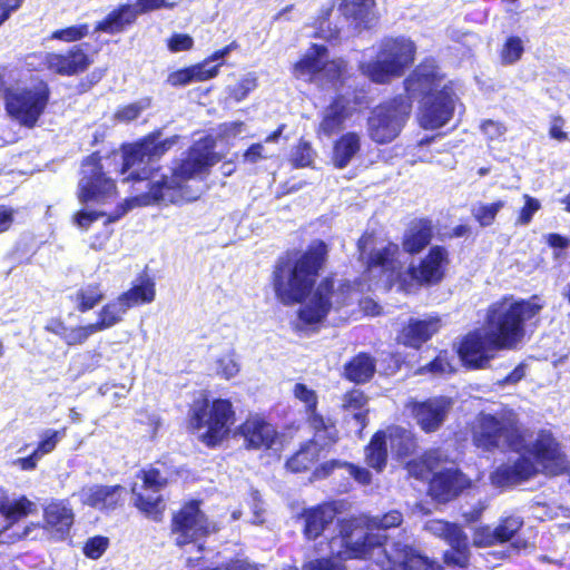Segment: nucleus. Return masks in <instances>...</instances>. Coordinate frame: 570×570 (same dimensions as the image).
Masks as SVG:
<instances>
[{
    "mask_svg": "<svg viewBox=\"0 0 570 570\" xmlns=\"http://www.w3.org/2000/svg\"><path fill=\"white\" fill-rule=\"evenodd\" d=\"M178 140L173 136L159 140V134H151L141 141L128 146L122 154L121 174L128 173L126 180H134L148 188L147 193L127 199L117 209V215L110 217L115 222L136 206H147L155 203L178 204L193 202L199 198L202 188L197 179H202L219 157L214 151L215 141L206 137L196 141L188 150L187 156L174 164L170 175L157 178L153 174V163L167 153Z\"/></svg>",
    "mask_w": 570,
    "mask_h": 570,
    "instance_id": "1",
    "label": "nucleus"
},
{
    "mask_svg": "<svg viewBox=\"0 0 570 570\" xmlns=\"http://www.w3.org/2000/svg\"><path fill=\"white\" fill-rule=\"evenodd\" d=\"M373 245V236L363 235L357 243L360 257L366 263L371 273L380 268L390 284L399 281L403 289L410 291L411 284H407V277L417 285H433L444 277L449 254L442 246H433L417 267H410L405 274H402L401 263L396 258L400 253L399 246L389 243L383 247L374 248L367 254V248Z\"/></svg>",
    "mask_w": 570,
    "mask_h": 570,
    "instance_id": "2",
    "label": "nucleus"
},
{
    "mask_svg": "<svg viewBox=\"0 0 570 570\" xmlns=\"http://www.w3.org/2000/svg\"><path fill=\"white\" fill-rule=\"evenodd\" d=\"M328 246L313 240L306 250L281 258L273 273L276 297L284 305L302 302L313 288L327 259Z\"/></svg>",
    "mask_w": 570,
    "mask_h": 570,
    "instance_id": "3",
    "label": "nucleus"
},
{
    "mask_svg": "<svg viewBox=\"0 0 570 570\" xmlns=\"http://www.w3.org/2000/svg\"><path fill=\"white\" fill-rule=\"evenodd\" d=\"M438 67L432 61L420 65L405 80L410 97L422 96L419 121L425 129H438L453 116L454 94L442 83Z\"/></svg>",
    "mask_w": 570,
    "mask_h": 570,
    "instance_id": "4",
    "label": "nucleus"
},
{
    "mask_svg": "<svg viewBox=\"0 0 570 570\" xmlns=\"http://www.w3.org/2000/svg\"><path fill=\"white\" fill-rule=\"evenodd\" d=\"M236 412L229 399L215 397L202 393L189 404L186 426L198 434V441L208 449L219 446L230 434Z\"/></svg>",
    "mask_w": 570,
    "mask_h": 570,
    "instance_id": "5",
    "label": "nucleus"
},
{
    "mask_svg": "<svg viewBox=\"0 0 570 570\" xmlns=\"http://www.w3.org/2000/svg\"><path fill=\"white\" fill-rule=\"evenodd\" d=\"M542 305L537 297L515 301L512 297L490 305L487 321L492 334V344L497 350L512 348L524 336V323L535 317Z\"/></svg>",
    "mask_w": 570,
    "mask_h": 570,
    "instance_id": "6",
    "label": "nucleus"
},
{
    "mask_svg": "<svg viewBox=\"0 0 570 570\" xmlns=\"http://www.w3.org/2000/svg\"><path fill=\"white\" fill-rule=\"evenodd\" d=\"M416 46L406 37H386L380 45L373 61L361 62L363 75L377 83H386L401 77L413 63Z\"/></svg>",
    "mask_w": 570,
    "mask_h": 570,
    "instance_id": "7",
    "label": "nucleus"
},
{
    "mask_svg": "<svg viewBox=\"0 0 570 570\" xmlns=\"http://www.w3.org/2000/svg\"><path fill=\"white\" fill-rule=\"evenodd\" d=\"M202 507L200 499H189L173 511L169 533L176 547L184 548L204 542L210 534L217 532L218 528L209 520Z\"/></svg>",
    "mask_w": 570,
    "mask_h": 570,
    "instance_id": "8",
    "label": "nucleus"
},
{
    "mask_svg": "<svg viewBox=\"0 0 570 570\" xmlns=\"http://www.w3.org/2000/svg\"><path fill=\"white\" fill-rule=\"evenodd\" d=\"M345 73V61L342 59L327 61V49L322 45H313L294 66L296 78L336 90L344 83Z\"/></svg>",
    "mask_w": 570,
    "mask_h": 570,
    "instance_id": "9",
    "label": "nucleus"
},
{
    "mask_svg": "<svg viewBox=\"0 0 570 570\" xmlns=\"http://www.w3.org/2000/svg\"><path fill=\"white\" fill-rule=\"evenodd\" d=\"M412 109L409 97H396L376 106L367 119L368 137L376 144H389L402 131Z\"/></svg>",
    "mask_w": 570,
    "mask_h": 570,
    "instance_id": "10",
    "label": "nucleus"
},
{
    "mask_svg": "<svg viewBox=\"0 0 570 570\" xmlns=\"http://www.w3.org/2000/svg\"><path fill=\"white\" fill-rule=\"evenodd\" d=\"M470 431L472 444L483 452L493 453L502 446L518 450L522 442L515 426L489 413H480Z\"/></svg>",
    "mask_w": 570,
    "mask_h": 570,
    "instance_id": "11",
    "label": "nucleus"
},
{
    "mask_svg": "<svg viewBox=\"0 0 570 570\" xmlns=\"http://www.w3.org/2000/svg\"><path fill=\"white\" fill-rule=\"evenodd\" d=\"M49 94L48 85L43 81L30 87L8 89L4 96L6 110L20 125L32 128L47 107Z\"/></svg>",
    "mask_w": 570,
    "mask_h": 570,
    "instance_id": "12",
    "label": "nucleus"
},
{
    "mask_svg": "<svg viewBox=\"0 0 570 570\" xmlns=\"http://www.w3.org/2000/svg\"><path fill=\"white\" fill-rule=\"evenodd\" d=\"M81 175L78 185V198L81 203H101L116 195V185L105 176L100 158L96 154L83 160Z\"/></svg>",
    "mask_w": 570,
    "mask_h": 570,
    "instance_id": "13",
    "label": "nucleus"
},
{
    "mask_svg": "<svg viewBox=\"0 0 570 570\" xmlns=\"http://www.w3.org/2000/svg\"><path fill=\"white\" fill-rule=\"evenodd\" d=\"M236 433L243 438L246 450L268 451L281 442V433L263 413H249L237 426Z\"/></svg>",
    "mask_w": 570,
    "mask_h": 570,
    "instance_id": "14",
    "label": "nucleus"
},
{
    "mask_svg": "<svg viewBox=\"0 0 570 570\" xmlns=\"http://www.w3.org/2000/svg\"><path fill=\"white\" fill-rule=\"evenodd\" d=\"M404 406L417 426L430 434L439 431L444 424L452 407V400L444 395L428 397L423 401L409 399Z\"/></svg>",
    "mask_w": 570,
    "mask_h": 570,
    "instance_id": "15",
    "label": "nucleus"
},
{
    "mask_svg": "<svg viewBox=\"0 0 570 570\" xmlns=\"http://www.w3.org/2000/svg\"><path fill=\"white\" fill-rule=\"evenodd\" d=\"M531 454L547 476H558L569 471V461L561 444L548 430H540L532 442Z\"/></svg>",
    "mask_w": 570,
    "mask_h": 570,
    "instance_id": "16",
    "label": "nucleus"
},
{
    "mask_svg": "<svg viewBox=\"0 0 570 570\" xmlns=\"http://www.w3.org/2000/svg\"><path fill=\"white\" fill-rule=\"evenodd\" d=\"M442 538L449 548L442 553V567L450 570H466L471 564V549L468 534L454 522H444Z\"/></svg>",
    "mask_w": 570,
    "mask_h": 570,
    "instance_id": "17",
    "label": "nucleus"
},
{
    "mask_svg": "<svg viewBox=\"0 0 570 570\" xmlns=\"http://www.w3.org/2000/svg\"><path fill=\"white\" fill-rule=\"evenodd\" d=\"M472 487V480L458 468L434 472L429 480L428 492L440 503H448Z\"/></svg>",
    "mask_w": 570,
    "mask_h": 570,
    "instance_id": "18",
    "label": "nucleus"
},
{
    "mask_svg": "<svg viewBox=\"0 0 570 570\" xmlns=\"http://www.w3.org/2000/svg\"><path fill=\"white\" fill-rule=\"evenodd\" d=\"M334 282L331 278L323 279L308 301L301 307L298 320L306 325L321 323L333 305Z\"/></svg>",
    "mask_w": 570,
    "mask_h": 570,
    "instance_id": "19",
    "label": "nucleus"
},
{
    "mask_svg": "<svg viewBox=\"0 0 570 570\" xmlns=\"http://www.w3.org/2000/svg\"><path fill=\"white\" fill-rule=\"evenodd\" d=\"M42 63L49 71L57 75L73 76L85 71L90 65V59L79 46H73L66 53H45Z\"/></svg>",
    "mask_w": 570,
    "mask_h": 570,
    "instance_id": "20",
    "label": "nucleus"
},
{
    "mask_svg": "<svg viewBox=\"0 0 570 570\" xmlns=\"http://www.w3.org/2000/svg\"><path fill=\"white\" fill-rule=\"evenodd\" d=\"M386 562L384 570H443L440 563L400 542L393 544V554L386 556Z\"/></svg>",
    "mask_w": 570,
    "mask_h": 570,
    "instance_id": "21",
    "label": "nucleus"
},
{
    "mask_svg": "<svg viewBox=\"0 0 570 570\" xmlns=\"http://www.w3.org/2000/svg\"><path fill=\"white\" fill-rule=\"evenodd\" d=\"M538 473L535 464L527 456L520 455L513 463H502L491 473V482L500 488L520 484Z\"/></svg>",
    "mask_w": 570,
    "mask_h": 570,
    "instance_id": "22",
    "label": "nucleus"
},
{
    "mask_svg": "<svg viewBox=\"0 0 570 570\" xmlns=\"http://www.w3.org/2000/svg\"><path fill=\"white\" fill-rule=\"evenodd\" d=\"M538 473L535 464L527 456L520 455L513 463H502L491 473V482L500 488L520 484Z\"/></svg>",
    "mask_w": 570,
    "mask_h": 570,
    "instance_id": "23",
    "label": "nucleus"
},
{
    "mask_svg": "<svg viewBox=\"0 0 570 570\" xmlns=\"http://www.w3.org/2000/svg\"><path fill=\"white\" fill-rule=\"evenodd\" d=\"M538 473L535 464L527 456L520 455L513 463H502L491 473V482L500 488L520 484Z\"/></svg>",
    "mask_w": 570,
    "mask_h": 570,
    "instance_id": "24",
    "label": "nucleus"
},
{
    "mask_svg": "<svg viewBox=\"0 0 570 570\" xmlns=\"http://www.w3.org/2000/svg\"><path fill=\"white\" fill-rule=\"evenodd\" d=\"M126 489L120 484H97L89 488L83 503L105 513L124 507Z\"/></svg>",
    "mask_w": 570,
    "mask_h": 570,
    "instance_id": "25",
    "label": "nucleus"
},
{
    "mask_svg": "<svg viewBox=\"0 0 570 570\" xmlns=\"http://www.w3.org/2000/svg\"><path fill=\"white\" fill-rule=\"evenodd\" d=\"M337 510L333 503L324 502L315 507L304 509L303 535L306 540H316L325 529L334 521Z\"/></svg>",
    "mask_w": 570,
    "mask_h": 570,
    "instance_id": "26",
    "label": "nucleus"
},
{
    "mask_svg": "<svg viewBox=\"0 0 570 570\" xmlns=\"http://www.w3.org/2000/svg\"><path fill=\"white\" fill-rule=\"evenodd\" d=\"M306 424L313 433L307 442L318 446V450H330L338 442L340 432L332 417H325L317 411L306 416Z\"/></svg>",
    "mask_w": 570,
    "mask_h": 570,
    "instance_id": "27",
    "label": "nucleus"
},
{
    "mask_svg": "<svg viewBox=\"0 0 570 570\" xmlns=\"http://www.w3.org/2000/svg\"><path fill=\"white\" fill-rule=\"evenodd\" d=\"M441 318L430 316L425 320L411 321L401 333L400 341L407 346L419 347L441 328Z\"/></svg>",
    "mask_w": 570,
    "mask_h": 570,
    "instance_id": "28",
    "label": "nucleus"
},
{
    "mask_svg": "<svg viewBox=\"0 0 570 570\" xmlns=\"http://www.w3.org/2000/svg\"><path fill=\"white\" fill-rule=\"evenodd\" d=\"M75 520L72 509L63 501H52L43 509L46 529L65 537L69 533Z\"/></svg>",
    "mask_w": 570,
    "mask_h": 570,
    "instance_id": "29",
    "label": "nucleus"
},
{
    "mask_svg": "<svg viewBox=\"0 0 570 570\" xmlns=\"http://www.w3.org/2000/svg\"><path fill=\"white\" fill-rule=\"evenodd\" d=\"M362 137L357 132L348 131L343 134L333 146L332 163L338 168H346L360 154Z\"/></svg>",
    "mask_w": 570,
    "mask_h": 570,
    "instance_id": "30",
    "label": "nucleus"
},
{
    "mask_svg": "<svg viewBox=\"0 0 570 570\" xmlns=\"http://www.w3.org/2000/svg\"><path fill=\"white\" fill-rule=\"evenodd\" d=\"M386 440V432L377 430L364 446V462L376 473L383 472L387 465L389 451Z\"/></svg>",
    "mask_w": 570,
    "mask_h": 570,
    "instance_id": "31",
    "label": "nucleus"
},
{
    "mask_svg": "<svg viewBox=\"0 0 570 570\" xmlns=\"http://www.w3.org/2000/svg\"><path fill=\"white\" fill-rule=\"evenodd\" d=\"M138 17V9L134 4H122L112 10L108 16L98 22L96 30L115 35L122 32L131 26Z\"/></svg>",
    "mask_w": 570,
    "mask_h": 570,
    "instance_id": "32",
    "label": "nucleus"
},
{
    "mask_svg": "<svg viewBox=\"0 0 570 570\" xmlns=\"http://www.w3.org/2000/svg\"><path fill=\"white\" fill-rule=\"evenodd\" d=\"M459 356H487L485 352L494 350L492 334L482 330L468 333L454 343Z\"/></svg>",
    "mask_w": 570,
    "mask_h": 570,
    "instance_id": "33",
    "label": "nucleus"
},
{
    "mask_svg": "<svg viewBox=\"0 0 570 570\" xmlns=\"http://www.w3.org/2000/svg\"><path fill=\"white\" fill-rule=\"evenodd\" d=\"M222 63L207 68V62H200L191 67L171 72L167 82L174 87L186 86L191 82L209 80L217 76Z\"/></svg>",
    "mask_w": 570,
    "mask_h": 570,
    "instance_id": "34",
    "label": "nucleus"
},
{
    "mask_svg": "<svg viewBox=\"0 0 570 570\" xmlns=\"http://www.w3.org/2000/svg\"><path fill=\"white\" fill-rule=\"evenodd\" d=\"M374 4V0H343L340 10L346 18L353 19L365 28H371L377 20Z\"/></svg>",
    "mask_w": 570,
    "mask_h": 570,
    "instance_id": "35",
    "label": "nucleus"
},
{
    "mask_svg": "<svg viewBox=\"0 0 570 570\" xmlns=\"http://www.w3.org/2000/svg\"><path fill=\"white\" fill-rule=\"evenodd\" d=\"M390 446L399 459H405L417 451V439L415 434L402 426L392 425L386 432Z\"/></svg>",
    "mask_w": 570,
    "mask_h": 570,
    "instance_id": "36",
    "label": "nucleus"
},
{
    "mask_svg": "<svg viewBox=\"0 0 570 570\" xmlns=\"http://www.w3.org/2000/svg\"><path fill=\"white\" fill-rule=\"evenodd\" d=\"M348 117V104L344 98L340 97L324 110L323 119L320 124V131L330 136L340 130Z\"/></svg>",
    "mask_w": 570,
    "mask_h": 570,
    "instance_id": "37",
    "label": "nucleus"
},
{
    "mask_svg": "<svg viewBox=\"0 0 570 570\" xmlns=\"http://www.w3.org/2000/svg\"><path fill=\"white\" fill-rule=\"evenodd\" d=\"M432 223L428 219L413 222L404 236L403 247L407 253L421 252L432 239Z\"/></svg>",
    "mask_w": 570,
    "mask_h": 570,
    "instance_id": "38",
    "label": "nucleus"
},
{
    "mask_svg": "<svg viewBox=\"0 0 570 570\" xmlns=\"http://www.w3.org/2000/svg\"><path fill=\"white\" fill-rule=\"evenodd\" d=\"M386 542V535L366 532L358 540L347 543L345 552L350 559H368L375 548H383Z\"/></svg>",
    "mask_w": 570,
    "mask_h": 570,
    "instance_id": "39",
    "label": "nucleus"
},
{
    "mask_svg": "<svg viewBox=\"0 0 570 570\" xmlns=\"http://www.w3.org/2000/svg\"><path fill=\"white\" fill-rule=\"evenodd\" d=\"M318 449L305 441L299 449L292 454L285 462V466L292 473H303L308 471L318 459Z\"/></svg>",
    "mask_w": 570,
    "mask_h": 570,
    "instance_id": "40",
    "label": "nucleus"
},
{
    "mask_svg": "<svg viewBox=\"0 0 570 570\" xmlns=\"http://www.w3.org/2000/svg\"><path fill=\"white\" fill-rule=\"evenodd\" d=\"M155 283L149 278H145L127 292L120 294L119 297L129 309L141 304L151 303L155 299Z\"/></svg>",
    "mask_w": 570,
    "mask_h": 570,
    "instance_id": "41",
    "label": "nucleus"
},
{
    "mask_svg": "<svg viewBox=\"0 0 570 570\" xmlns=\"http://www.w3.org/2000/svg\"><path fill=\"white\" fill-rule=\"evenodd\" d=\"M128 308L118 296L116 299L110 301L104 305L98 312V320L92 323L98 332L108 330L124 320Z\"/></svg>",
    "mask_w": 570,
    "mask_h": 570,
    "instance_id": "42",
    "label": "nucleus"
},
{
    "mask_svg": "<svg viewBox=\"0 0 570 570\" xmlns=\"http://www.w3.org/2000/svg\"><path fill=\"white\" fill-rule=\"evenodd\" d=\"M105 297V291L100 283H90L80 287L72 299L79 312H87L98 305Z\"/></svg>",
    "mask_w": 570,
    "mask_h": 570,
    "instance_id": "43",
    "label": "nucleus"
},
{
    "mask_svg": "<svg viewBox=\"0 0 570 570\" xmlns=\"http://www.w3.org/2000/svg\"><path fill=\"white\" fill-rule=\"evenodd\" d=\"M375 358H351L344 366L345 377L356 384L368 382L375 373Z\"/></svg>",
    "mask_w": 570,
    "mask_h": 570,
    "instance_id": "44",
    "label": "nucleus"
},
{
    "mask_svg": "<svg viewBox=\"0 0 570 570\" xmlns=\"http://www.w3.org/2000/svg\"><path fill=\"white\" fill-rule=\"evenodd\" d=\"M134 507L138 509L146 518L160 522L164 518L165 503L161 495L156 498H146L141 493H135Z\"/></svg>",
    "mask_w": 570,
    "mask_h": 570,
    "instance_id": "45",
    "label": "nucleus"
},
{
    "mask_svg": "<svg viewBox=\"0 0 570 570\" xmlns=\"http://www.w3.org/2000/svg\"><path fill=\"white\" fill-rule=\"evenodd\" d=\"M35 510V504L27 497L22 495L12 502H1L0 513L9 521L16 523L28 517Z\"/></svg>",
    "mask_w": 570,
    "mask_h": 570,
    "instance_id": "46",
    "label": "nucleus"
},
{
    "mask_svg": "<svg viewBox=\"0 0 570 570\" xmlns=\"http://www.w3.org/2000/svg\"><path fill=\"white\" fill-rule=\"evenodd\" d=\"M333 9H334L333 2L324 6L321 9L320 14L315 21V29H316L315 36L318 38L328 40V41L336 39L340 33L338 28L336 26H332V23L328 21V18L331 17Z\"/></svg>",
    "mask_w": 570,
    "mask_h": 570,
    "instance_id": "47",
    "label": "nucleus"
},
{
    "mask_svg": "<svg viewBox=\"0 0 570 570\" xmlns=\"http://www.w3.org/2000/svg\"><path fill=\"white\" fill-rule=\"evenodd\" d=\"M505 206L504 200H497L491 204L478 203L472 208V216L482 227L491 226L498 213Z\"/></svg>",
    "mask_w": 570,
    "mask_h": 570,
    "instance_id": "48",
    "label": "nucleus"
},
{
    "mask_svg": "<svg viewBox=\"0 0 570 570\" xmlns=\"http://www.w3.org/2000/svg\"><path fill=\"white\" fill-rule=\"evenodd\" d=\"M403 523V514L401 511L393 509L382 515L367 518L365 524L370 530H389L399 528Z\"/></svg>",
    "mask_w": 570,
    "mask_h": 570,
    "instance_id": "49",
    "label": "nucleus"
},
{
    "mask_svg": "<svg viewBox=\"0 0 570 570\" xmlns=\"http://www.w3.org/2000/svg\"><path fill=\"white\" fill-rule=\"evenodd\" d=\"M522 525L523 522L519 518L507 517L492 530V537L497 538L498 543H505L515 535Z\"/></svg>",
    "mask_w": 570,
    "mask_h": 570,
    "instance_id": "50",
    "label": "nucleus"
},
{
    "mask_svg": "<svg viewBox=\"0 0 570 570\" xmlns=\"http://www.w3.org/2000/svg\"><path fill=\"white\" fill-rule=\"evenodd\" d=\"M257 87V77L253 72L244 75L237 83L228 87L229 97L235 101L244 100Z\"/></svg>",
    "mask_w": 570,
    "mask_h": 570,
    "instance_id": "51",
    "label": "nucleus"
},
{
    "mask_svg": "<svg viewBox=\"0 0 570 570\" xmlns=\"http://www.w3.org/2000/svg\"><path fill=\"white\" fill-rule=\"evenodd\" d=\"M137 476L141 479L145 489L154 492L160 491L168 484L167 479L161 474L160 470L154 466L140 470Z\"/></svg>",
    "mask_w": 570,
    "mask_h": 570,
    "instance_id": "52",
    "label": "nucleus"
},
{
    "mask_svg": "<svg viewBox=\"0 0 570 570\" xmlns=\"http://www.w3.org/2000/svg\"><path fill=\"white\" fill-rule=\"evenodd\" d=\"M293 394L305 404L306 416L317 412L318 396L313 389L304 383H296L293 387Z\"/></svg>",
    "mask_w": 570,
    "mask_h": 570,
    "instance_id": "53",
    "label": "nucleus"
},
{
    "mask_svg": "<svg viewBox=\"0 0 570 570\" xmlns=\"http://www.w3.org/2000/svg\"><path fill=\"white\" fill-rule=\"evenodd\" d=\"M524 51L523 42L519 37H510L501 50V61L503 65H513L522 57Z\"/></svg>",
    "mask_w": 570,
    "mask_h": 570,
    "instance_id": "54",
    "label": "nucleus"
},
{
    "mask_svg": "<svg viewBox=\"0 0 570 570\" xmlns=\"http://www.w3.org/2000/svg\"><path fill=\"white\" fill-rule=\"evenodd\" d=\"M455 368L450 364L449 358H432L426 365L420 366L415 374L423 375L426 373L433 376L450 375Z\"/></svg>",
    "mask_w": 570,
    "mask_h": 570,
    "instance_id": "55",
    "label": "nucleus"
},
{
    "mask_svg": "<svg viewBox=\"0 0 570 570\" xmlns=\"http://www.w3.org/2000/svg\"><path fill=\"white\" fill-rule=\"evenodd\" d=\"M109 539L104 535H95L89 538L82 548L83 554L89 559H99L108 549Z\"/></svg>",
    "mask_w": 570,
    "mask_h": 570,
    "instance_id": "56",
    "label": "nucleus"
},
{
    "mask_svg": "<svg viewBox=\"0 0 570 570\" xmlns=\"http://www.w3.org/2000/svg\"><path fill=\"white\" fill-rule=\"evenodd\" d=\"M314 150L306 141H301L292 154V163L295 167H307L314 161Z\"/></svg>",
    "mask_w": 570,
    "mask_h": 570,
    "instance_id": "57",
    "label": "nucleus"
},
{
    "mask_svg": "<svg viewBox=\"0 0 570 570\" xmlns=\"http://www.w3.org/2000/svg\"><path fill=\"white\" fill-rule=\"evenodd\" d=\"M524 206L520 209L519 215L515 220V225L527 226L532 220L534 214L541 208V204L538 199L524 195Z\"/></svg>",
    "mask_w": 570,
    "mask_h": 570,
    "instance_id": "58",
    "label": "nucleus"
},
{
    "mask_svg": "<svg viewBox=\"0 0 570 570\" xmlns=\"http://www.w3.org/2000/svg\"><path fill=\"white\" fill-rule=\"evenodd\" d=\"M98 333L94 324L86 326L67 328L63 340L68 345H76L83 343L90 335Z\"/></svg>",
    "mask_w": 570,
    "mask_h": 570,
    "instance_id": "59",
    "label": "nucleus"
},
{
    "mask_svg": "<svg viewBox=\"0 0 570 570\" xmlns=\"http://www.w3.org/2000/svg\"><path fill=\"white\" fill-rule=\"evenodd\" d=\"M65 430L61 432L56 430H47L41 436V440L39 441L36 453H38L40 456L48 454L55 450L57 446V443L60 439V435L63 434Z\"/></svg>",
    "mask_w": 570,
    "mask_h": 570,
    "instance_id": "60",
    "label": "nucleus"
},
{
    "mask_svg": "<svg viewBox=\"0 0 570 570\" xmlns=\"http://www.w3.org/2000/svg\"><path fill=\"white\" fill-rule=\"evenodd\" d=\"M88 33V26L87 24H79V26H72L68 27L66 29L56 30L52 33V39L62 40L66 42H71L79 40L87 36Z\"/></svg>",
    "mask_w": 570,
    "mask_h": 570,
    "instance_id": "61",
    "label": "nucleus"
},
{
    "mask_svg": "<svg viewBox=\"0 0 570 570\" xmlns=\"http://www.w3.org/2000/svg\"><path fill=\"white\" fill-rule=\"evenodd\" d=\"M150 106L149 99H142L140 101L130 104L119 109L116 114V118L122 121H130L136 119L140 112Z\"/></svg>",
    "mask_w": 570,
    "mask_h": 570,
    "instance_id": "62",
    "label": "nucleus"
},
{
    "mask_svg": "<svg viewBox=\"0 0 570 570\" xmlns=\"http://www.w3.org/2000/svg\"><path fill=\"white\" fill-rule=\"evenodd\" d=\"M343 406L345 409L361 410L367 403V397L363 391L352 389L343 395Z\"/></svg>",
    "mask_w": 570,
    "mask_h": 570,
    "instance_id": "63",
    "label": "nucleus"
},
{
    "mask_svg": "<svg viewBox=\"0 0 570 570\" xmlns=\"http://www.w3.org/2000/svg\"><path fill=\"white\" fill-rule=\"evenodd\" d=\"M336 558L334 556L315 558L303 564V570H335Z\"/></svg>",
    "mask_w": 570,
    "mask_h": 570,
    "instance_id": "64",
    "label": "nucleus"
}]
</instances>
